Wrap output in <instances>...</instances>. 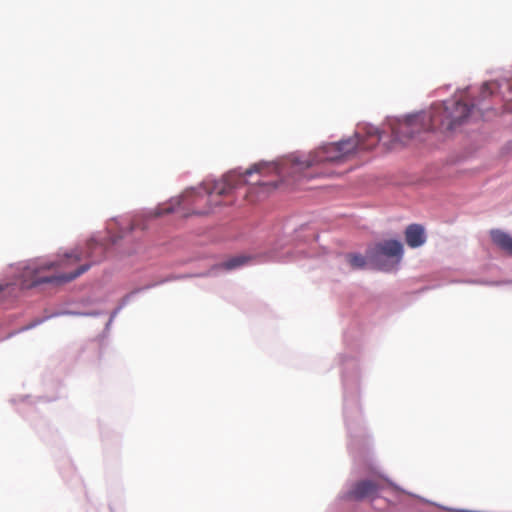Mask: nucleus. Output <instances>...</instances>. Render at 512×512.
Returning a JSON list of instances; mask_svg holds the SVG:
<instances>
[{"instance_id":"7","label":"nucleus","mask_w":512,"mask_h":512,"mask_svg":"<svg viewBox=\"0 0 512 512\" xmlns=\"http://www.w3.org/2000/svg\"><path fill=\"white\" fill-rule=\"evenodd\" d=\"M380 485L372 480H361L354 483L351 488L345 493L344 499L361 501L366 498H375Z\"/></svg>"},{"instance_id":"3","label":"nucleus","mask_w":512,"mask_h":512,"mask_svg":"<svg viewBox=\"0 0 512 512\" xmlns=\"http://www.w3.org/2000/svg\"><path fill=\"white\" fill-rule=\"evenodd\" d=\"M233 188L231 176L217 181L212 187L187 190L181 197L180 205L190 210L189 214L206 215L220 204L219 198L227 195Z\"/></svg>"},{"instance_id":"9","label":"nucleus","mask_w":512,"mask_h":512,"mask_svg":"<svg viewBox=\"0 0 512 512\" xmlns=\"http://www.w3.org/2000/svg\"><path fill=\"white\" fill-rule=\"evenodd\" d=\"M492 241L509 255H512V237L500 230H493L490 233Z\"/></svg>"},{"instance_id":"14","label":"nucleus","mask_w":512,"mask_h":512,"mask_svg":"<svg viewBox=\"0 0 512 512\" xmlns=\"http://www.w3.org/2000/svg\"><path fill=\"white\" fill-rule=\"evenodd\" d=\"M173 210L171 208H166L164 212L157 213V215H161L162 213H170Z\"/></svg>"},{"instance_id":"8","label":"nucleus","mask_w":512,"mask_h":512,"mask_svg":"<svg viewBox=\"0 0 512 512\" xmlns=\"http://www.w3.org/2000/svg\"><path fill=\"white\" fill-rule=\"evenodd\" d=\"M405 240L408 246L412 248L423 245L426 241V236L423 226L420 224H411L405 230Z\"/></svg>"},{"instance_id":"11","label":"nucleus","mask_w":512,"mask_h":512,"mask_svg":"<svg viewBox=\"0 0 512 512\" xmlns=\"http://www.w3.org/2000/svg\"><path fill=\"white\" fill-rule=\"evenodd\" d=\"M247 260H248V258L243 257V256L233 257V258L227 260L226 262H224L223 267L226 270H232V269L242 266Z\"/></svg>"},{"instance_id":"12","label":"nucleus","mask_w":512,"mask_h":512,"mask_svg":"<svg viewBox=\"0 0 512 512\" xmlns=\"http://www.w3.org/2000/svg\"><path fill=\"white\" fill-rule=\"evenodd\" d=\"M15 290L14 284L7 283L4 285H0V295L4 292L12 293Z\"/></svg>"},{"instance_id":"5","label":"nucleus","mask_w":512,"mask_h":512,"mask_svg":"<svg viewBox=\"0 0 512 512\" xmlns=\"http://www.w3.org/2000/svg\"><path fill=\"white\" fill-rule=\"evenodd\" d=\"M403 255V245L397 240H386L378 243L367 254L380 270L388 271L397 265Z\"/></svg>"},{"instance_id":"1","label":"nucleus","mask_w":512,"mask_h":512,"mask_svg":"<svg viewBox=\"0 0 512 512\" xmlns=\"http://www.w3.org/2000/svg\"><path fill=\"white\" fill-rule=\"evenodd\" d=\"M380 140L381 134L379 130L374 127H368L366 129V138H362L360 131H357L354 137L320 146L304 158L292 156L281 163H256L249 169H246L242 177L245 178L252 173H259L264 176L272 173L283 175L287 169L291 170L292 174L306 176L305 171L310 168L332 163H342L349 159L358 149L368 150L374 148Z\"/></svg>"},{"instance_id":"4","label":"nucleus","mask_w":512,"mask_h":512,"mask_svg":"<svg viewBox=\"0 0 512 512\" xmlns=\"http://www.w3.org/2000/svg\"><path fill=\"white\" fill-rule=\"evenodd\" d=\"M474 108L466 103L448 99L442 103L434 104L429 113V127L441 132H449L461 125Z\"/></svg>"},{"instance_id":"6","label":"nucleus","mask_w":512,"mask_h":512,"mask_svg":"<svg viewBox=\"0 0 512 512\" xmlns=\"http://www.w3.org/2000/svg\"><path fill=\"white\" fill-rule=\"evenodd\" d=\"M429 113L421 112L410 115L403 120H398L391 124V131L394 139L398 142L405 143L411 139L416 133L421 131L433 130L429 127Z\"/></svg>"},{"instance_id":"10","label":"nucleus","mask_w":512,"mask_h":512,"mask_svg":"<svg viewBox=\"0 0 512 512\" xmlns=\"http://www.w3.org/2000/svg\"><path fill=\"white\" fill-rule=\"evenodd\" d=\"M346 259L353 269H362L366 265V258L360 254H347Z\"/></svg>"},{"instance_id":"2","label":"nucleus","mask_w":512,"mask_h":512,"mask_svg":"<svg viewBox=\"0 0 512 512\" xmlns=\"http://www.w3.org/2000/svg\"><path fill=\"white\" fill-rule=\"evenodd\" d=\"M104 252L102 244L91 240L85 250L75 248L55 261L31 262L23 269L21 285L28 289L42 283L70 282L99 262L104 257Z\"/></svg>"},{"instance_id":"13","label":"nucleus","mask_w":512,"mask_h":512,"mask_svg":"<svg viewBox=\"0 0 512 512\" xmlns=\"http://www.w3.org/2000/svg\"><path fill=\"white\" fill-rule=\"evenodd\" d=\"M481 93H482L483 97H486L487 95L491 94L488 83L483 84Z\"/></svg>"}]
</instances>
